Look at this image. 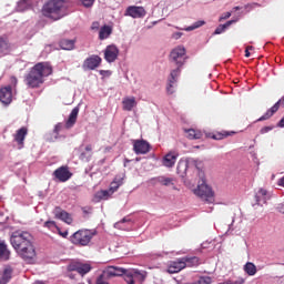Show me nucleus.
<instances>
[{
	"instance_id": "nucleus-10",
	"label": "nucleus",
	"mask_w": 284,
	"mask_h": 284,
	"mask_svg": "<svg viewBox=\"0 0 284 284\" xmlns=\"http://www.w3.org/2000/svg\"><path fill=\"white\" fill-rule=\"evenodd\" d=\"M278 108H284V95L271 109H268L265 114L257 119V121H267L268 119H272V116L278 112Z\"/></svg>"
},
{
	"instance_id": "nucleus-4",
	"label": "nucleus",
	"mask_w": 284,
	"mask_h": 284,
	"mask_svg": "<svg viewBox=\"0 0 284 284\" xmlns=\"http://www.w3.org/2000/svg\"><path fill=\"white\" fill-rule=\"evenodd\" d=\"M42 17L51 21H59L65 17V0H48L41 9Z\"/></svg>"
},
{
	"instance_id": "nucleus-33",
	"label": "nucleus",
	"mask_w": 284,
	"mask_h": 284,
	"mask_svg": "<svg viewBox=\"0 0 284 284\" xmlns=\"http://www.w3.org/2000/svg\"><path fill=\"white\" fill-rule=\"evenodd\" d=\"M74 40L62 39L59 45L62 50H72L74 48Z\"/></svg>"
},
{
	"instance_id": "nucleus-44",
	"label": "nucleus",
	"mask_w": 284,
	"mask_h": 284,
	"mask_svg": "<svg viewBox=\"0 0 284 284\" xmlns=\"http://www.w3.org/2000/svg\"><path fill=\"white\" fill-rule=\"evenodd\" d=\"M230 17H232V13H231V12H226V13H224V16H222V17L220 18V21H223V20H225V19H230Z\"/></svg>"
},
{
	"instance_id": "nucleus-48",
	"label": "nucleus",
	"mask_w": 284,
	"mask_h": 284,
	"mask_svg": "<svg viewBox=\"0 0 284 284\" xmlns=\"http://www.w3.org/2000/svg\"><path fill=\"white\" fill-rule=\"evenodd\" d=\"M280 187H284V175L277 181Z\"/></svg>"
},
{
	"instance_id": "nucleus-1",
	"label": "nucleus",
	"mask_w": 284,
	"mask_h": 284,
	"mask_svg": "<svg viewBox=\"0 0 284 284\" xmlns=\"http://www.w3.org/2000/svg\"><path fill=\"white\" fill-rule=\"evenodd\" d=\"M32 241H34V237L28 231L17 230L11 232L10 244L27 263H32L37 257V250Z\"/></svg>"
},
{
	"instance_id": "nucleus-11",
	"label": "nucleus",
	"mask_w": 284,
	"mask_h": 284,
	"mask_svg": "<svg viewBox=\"0 0 284 284\" xmlns=\"http://www.w3.org/2000/svg\"><path fill=\"white\" fill-rule=\"evenodd\" d=\"M104 59L108 63H114L119 59V48L114 44H110L104 50Z\"/></svg>"
},
{
	"instance_id": "nucleus-14",
	"label": "nucleus",
	"mask_w": 284,
	"mask_h": 284,
	"mask_svg": "<svg viewBox=\"0 0 284 284\" xmlns=\"http://www.w3.org/2000/svg\"><path fill=\"white\" fill-rule=\"evenodd\" d=\"M126 16L132 17V19H143L148 12L143 7L131 6L126 8Z\"/></svg>"
},
{
	"instance_id": "nucleus-43",
	"label": "nucleus",
	"mask_w": 284,
	"mask_h": 284,
	"mask_svg": "<svg viewBox=\"0 0 284 284\" xmlns=\"http://www.w3.org/2000/svg\"><path fill=\"white\" fill-rule=\"evenodd\" d=\"M99 28H101V24L99 23V21L93 22L91 26V30H99Z\"/></svg>"
},
{
	"instance_id": "nucleus-46",
	"label": "nucleus",
	"mask_w": 284,
	"mask_h": 284,
	"mask_svg": "<svg viewBox=\"0 0 284 284\" xmlns=\"http://www.w3.org/2000/svg\"><path fill=\"white\" fill-rule=\"evenodd\" d=\"M10 81H11V84H12L14 88H17V83H18L17 77H11Z\"/></svg>"
},
{
	"instance_id": "nucleus-31",
	"label": "nucleus",
	"mask_w": 284,
	"mask_h": 284,
	"mask_svg": "<svg viewBox=\"0 0 284 284\" xmlns=\"http://www.w3.org/2000/svg\"><path fill=\"white\" fill-rule=\"evenodd\" d=\"M186 132V136L187 139H191V140H199V139H202L203 138V132L199 131V130H194V129H189V130H185Z\"/></svg>"
},
{
	"instance_id": "nucleus-36",
	"label": "nucleus",
	"mask_w": 284,
	"mask_h": 284,
	"mask_svg": "<svg viewBox=\"0 0 284 284\" xmlns=\"http://www.w3.org/2000/svg\"><path fill=\"white\" fill-rule=\"evenodd\" d=\"M202 26H205V21L199 20L197 22H195L194 24L189 27L186 30H187V32H190L192 30H196V28H201Z\"/></svg>"
},
{
	"instance_id": "nucleus-25",
	"label": "nucleus",
	"mask_w": 284,
	"mask_h": 284,
	"mask_svg": "<svg viewBox=\"0 0 284 284\" xmlns=\"http://www.w3.org/2000/svg\"><path fill=\"white\" fill-rule=\"evenodd\" d=\"M114 194V191H112L110 187L108 190H101L98 193H95L94 199L97 201H108L110 196Z\"/></svg>"
},
{
	"instance_id": "nucleus-42",
	"label": "nucleus",
	"mask_w": 284,
	"mask_h": 284,
	"mask_svg": "<svg viewBox=\"0 0 284 284\" xmlns=\"http://www.w3.org/2000/svg\"><path fill=\"white\" fill-rule=\"evenodd\" d=\"M81 1L85 8H91V6H94V0H81Z\"/></svg>"
},
{
	"instance_id": "nucleus-61",
	"label": "nucleus",
	"mask_w": 284,
	"mask_h": 284,
	"mask_svg": "<svg viewBox=\"0 0 284 284\" xmlns=\"http://www.w3.org/2000/svg\"><path fill=\"white\" fill-rule=\"evenodd\" d=\"M0 284H2V282L0 281Z\"/></svg>"
},
{
	"instance_id": "nucleus-54",
	"label": "nucleus",
	"mask_w": 284,
	"mask_h": 284,
	"mask_svg": "<svg viewBox=\"0 0 284 284\" xmlns=\"http://www.w3.org/2000/svg\"><path fill=\"white\" fill-rule=\"evenodd\" d=\"M126 222H128V220L122 219L121 222H118L115 225H119V223H126Z\"/></svg>"
},
{
	"instance_id": "nucleus-23",
	"label": "nucleus",
	"mask_w": 284,
	"mask_h": 284,
	"mask_svg": "<svg viewBox=\"0 0 284 284\" xmlns=\"http://www.w3.org/2000/svg\"><path fill=\"white\" fill-rule=\"evenodd\" d=\"M123 110L126 112H132L133 108H136V98H124L122 101Z\"/></svg>"
},
{
	"instance_id": "nucleus-49",
	"label": "nucleus",
	"mask_w": 284,
	"mask_h": 284,
	"mask_svg": "<svg viewBox=\"0 0 284 284\" xmlns=\"http://www.w3.org/2000/svg\"><path fill=\"white\" fill-rule=\"evenodd\" d=\"M60 236H62V239H68V231L61 232L59 231Z\"/></svg>"
},
{
	"instance_id": "nucleus-45",
	"label": "nucleus",
	"mask_w": 284,
	"mask_h": 284,
	"mask_svg": "<svg viewBox=\"0 0 284 284\" xmlns=\"http://www.w3.org/2000/svg\"><path fill=\"white\" fill-rule=\"evenodd\" d=\"M61 128H62L61 123L57 124V125L54 126L53 132H54L55 134H59V132H61Z\"/></svg>"
},
{
	"instance_id": "nucleus-2",
	"label": "nucleus",
	"mask_w": 284,
	"mask_h": 284,
	"mask_svg": "<svg viewBox=\"0 0 284 284\" xmlns=\"http://www.w3.org/2000/svg\"><path fill=\"white\" fill-rule=\"evenodd\" d=\"M52 74V64L49 62H38L33 65L28 74L24 77V83L27 87L34 90L45 83V78Z\"/></svg>"
},
{
	"instance_id": "nucleus-28",
	"label": "nucleus",
	"mask_w": 284,
	"mask_h": 284,
	"mask_svg": "<svg viewBox=\"0 0 284 284\" xmlns=\"http://www.w3.org/2000/svg\"><path fill=\"white\" fill-rule=\"evenodd\" d=\"M124 275V281L128 284H134V276L141 275V272L139 271H125Z\"/></svg>"
},
{
	"instance_id": "nucleus-53",
	"label": "nucleus",
	"mask_w": 284,
	"mask_h": 284,
	"mask_svg": "<svg viewBox=\"0 0 284 284\" xmlns=\"http://www.w3.org/2000/svg\"><path fill=\"white\" fill-rule=\"evenodd\" d=\"M91 150H92V145L89 144V145L85 146L87 152H91Z\"/></svg>"
},
{
	"instance_id": "nucleus-37",
	"label": "nucleus",
	"mask_w": 284,
	"mask_h": 284,
	"mask_svg": "<svg viewBox=\"0 0 284 284\" xmlns=\"http://www.w3.org/2000/svg\"><path fill=\"white\" fill-rule=\"evenodd\" d=\"M196 284H212V277L202 276L197 280Z\"/></svg>"
},
{
	"instance_id": "nucleus-20",
	"label": "nucleus",
	"mask_w": 284,
	"mask_h": 284,
	"mask_svg": "<svg viewBox=\"0 0 284 284\" xmlns=\"http://www.w3.org/2000/svg\"><path fill=\"white\" fill-rule=\"evenodd\" d=\"M103 273L108 276V278H112V276H123V274L125 273V268H121L118 266H108Z\"/></svg>"
},
{
	"instance_id": "nucleus-9",
	"label": "nucleus",
	"mask_w": 284,
	"mask_h": 284,
	"mask_svg": "<svg viewBox=\"0 0 284 284\" xmlns=\"http://www.w3.org/2000/svg\"><path fill=\"white\" fill-rule=\"evenodd\" d=\"M150 150V142L145 140H133V152L135 154H148Z\"/></svg>"
},
{
	"instance_id": "nucleus-29",
	"label": "nucleus",
	"mask_w": 284,
	"mask_h": 284,
	"mask_svg": "<svg viewBox=\"0 0 284 284\" xmlns=\"http://www.w3.org/2000/svg\"><path fill=\"white\" fill-rule=\"evenodd\" d=\"M243 270L245 272V274H247V276H255L257 268L256 265L252 262H247L244 266Z\"/></svg>"
},
{
	"instance_id": "nucleus-60",
	"label": "nucleus",
	"mask_w": 284,
	"mask_h": 284,
	"mask_svg": "<svg viewBox=\"0 0 284 284\" xmlns=\"http://www.w3.org/2000/svg\"><path fill=\"white\" fill-rule=\"evenodd\" d=\"M136 161H141V159L136 158Z\"/></svg>"
},
{
	"instance_id": "nucleus-40",
	"label": "nucleus",
	"mask_w": 284,
	"mask_h": 284,
	"mask_svg": "<svg viewBox=\"0 0 284 284\" xmlns=\"http://www.w3.org/2000/svg\"><path fill=\"white\" fill-rule=\"evenodd\" d=\"M43 227H48V230H52V227H57V222H54V221H47V222H44Z\"/></svg>"
},
{
	"instance_id": "nucleus-41",
	"label": "nucleus",
	"mask_w": 284,
	"mask_h": 284,
	"mask_svg": "<svg viewBox=\"0 0 284 284\" xmlns=\"http://www.w3.org/2000/svg\"><path fill=\"white\" fill-rule=\"evenodd\" d=\"M95 284H109L108 282H105L104 273L97 278Z\"/></svg>"
},
{
	"instance_id": "nucleus-5",
	"label": "nucleus",
	"mask_w": 284,
	"mask_h": 284,
	"mask_svg": "<svg viewBox=\"0 0 284 284\" xmlns=\"http://www.w3.org/2000/svg\"><path fill=\"white\" fill-rule=\"evenodd\" d=\"M94 237V232L91 230H79L71 236V243L73 245H80L81 247H85V245H90V241Z\"/></svg>"
},
{
	"instance_id": "nucleus-34",
	"label": "nucleus",
	"mask_w": 284,
	"mask_h": 284,
	"mask_svg": "<svg viewBox=\"0 0 284 284\" xmlns=\"http://www.w3.org/2000/svg\"><path fill=\"white\" fill-rule=\"evenodd\" d=\"M234 23V20H230L224 24H220L215 31L214 34H223V32H225V30H227V28H230V26H232Z\"/></svg>"
},
{
	"instance_id": "nucleus-22",
	"label": "nucleus",
	"mask_w": 284,
	"mask_h": 284,
	"mask_svg": "<svg viewBox=\"0 0 284 284\" xmlns=\"http://www.w3.org/2000/svg\"><path fill=\"white\" fill-rule=\"evenodd\" d=\"M182 258L185 267H199V265L202 263L199 256H184Z\"/></svg>"
},
{
	"instance_id": "nucleus-16",
	"label": "nucleus",
	"mask_w": 284,
	"mask_h": 284,
	"mask_svg": "<svg viewBox=\"0 0 284 284\" xmlns=\"http://www.w3.org/2000/svg\"><path fill=\"white\" fill-rule=\"evenodd\" d=\"M0 101L4 105H10L12 103V87L8 85L0 89Z\"/></svg>"
},
{
	"instance_id": "nucleus-12",
	"label": "nucleus",
	"mask_w": 284,
	"mask_h": 284,
	"mask_svg": "<svg viewBox=\"0 0 284 284\" xmlns=\"http://www.w3.org/2000/svg\"><path fill=\"white\" fill-rule=\"evenodd\" d=\"M54 219H58L59 221H63V223H67V225H72V215L68 213L67 211L62 210L61 206H57L53 210Z\"/></svg>"
},
{
	"instance_id": "nucleus-39",
	"label": "nucleus",
	"mask_w": 284,
	"mask_h": 284,
	"mask_svg": "<svg viewBox=\"0 0 284 284\" xmlns=\"http://www.w3.org/2000/svg\"><path fill=\"white\" fill-rule=\"evenodd\" d=\"M274 130V125L264 126L260 130V134H267L268 132H272Z\"/></svg>"
},
{
	"instance_id": "nucleus-27",
	"label": "nucleus",
	"mask_w": 284,
	"mask_h": 284,
	"mask_svg": "<svg viewBox=\"0 0 284 284\" xmlns=\"http://www.w3.org/2000/svg\"><path fill=\"white\" fill-rule=\"evenodd\" d=\"M121 185H123V176L121 175H115V178L113 179V181L110 184V189L111 192H116V190H119L121 187Z\"/></svg>"
},
{
	"instance_id": "nucleus-13",
	"label": "nucleus",
	"mask_w": 284,
	"mask_h": 284,
	"mask_svg": "<svg viewBox=\"0 0 284 284\" xmlns=\"http://www.w3.org/2000/svg\"><path fill=\"white\" fill-rule=\"evenodd\" d=\"M182 270H185V262L183 261V257L171 261L168 265L169 274H179Z\"/></svg>"
},
{
	"instance_id": "nucleus-57",
	"label": "nucleus",
	"mask_w": 284,
	"mask_h": 284,
	"mask_svg": "<svg viewBox=\"0 0 284 284\" xmlns=\"http://www.w3.org/2000/svg\"><path fill=\"white\" fill-rule=\"evenodd\" d=\"M246 48H248V50H254V47H246Z\"/></svg>"
},
{
	"instance_id": "nucleus-6",
	"label": "nucleus",
	"mask_w": 284,
	"mask_h": 284,
	"mask_svg": "<svg viewBox=\"0 0 284 284\" xmlns=\"http://www.w3.org/2000/svg\"><path fill=\"white\" fill-rule=\"evenodd\" d=\"M195 194L206 203H214V191H212V187L205 184V182H202L201 184L197 185Z\"/></svg>"
},
{
	"instance_id": "nucleus-15",
	"label": "nucleus",
	"mask_w": 284,
	"mask_h": 284,
	"mask_svg": "<svg viewBox=\"0 0 284 284\" xmlns=\"http://www.w3.org/2000/svg\"><path fill=\"white\" fill-rule=\"evenodd\" d=\"M101 57L91 55L87 58L82 64L83 70H97L101 65Z\"/></svg>"
},
{
	"instance_id": "nucleus-56",
	"label": "nucleus",
	"mask_w": 284,
	"mask_h": 284,
	"mask_svg": "<svg viewBox=\"0 0 284 284\" xmlns=\"http://www.w3.org/2000/svg\"><path fill=\"white\" fill-rule=\"evenodd\" d=\"M234 10H241V7H235Z\"/></svg>"
},
{
	"instance_id": "nucleus-52",
	"label": "nucleus",
	"mask_w": 284,
	"mask_h": 284,
	"mask_svg": "<svg viewBox=\"0 0 284 284\" xmlns=\"http://www.w3.org/2000/svg\"><path fill=\"white\" fill-rule=\"evenodd\" d=\"M278 210L282 212V214H284V202L280 205Z\"/></svg>"
},
{
	"instance_id": "nucleus-21",
	"label": "nucleus",
	"mask_w": 284,
	"mask_h": 284,
	"mask_svg": "<svg viewBox=\"0 0 284 284\" xmlns=\"http://www.w3.org/2000/svg\"><path fill=\"white\" fill-rule=\"evenodd\" d=\"M78 116H79V108L75 106V108L71 111V113H70V115H69V118H68V120H67V122H65V129H67V130H70V128H74V124L77 123Z\"/></svg>"
},
{
	"instance_id": "nucleus-3",
	"label": "nucleus",
	"mask_w": 284,
	"mask_h": 284,
	"mask_svg": "<svg viewBox=\"0 0 284 284\" xmlns=\"http://www.w3.org/2000/svg\"><path fill=\"white\" fill-rule=\"evenodd\" d=\"M170 59L171 62L176 65V69L172 70L170 73L166 91L168 94H174V83H176V79H179V74H181V69L185 65V61H187L185 47L179 45L174 48L170 53Z\"/></svg>"
},
{
	"instance_id": "nucleus-55",
	"label": "nucleus",
	"mask_w": 284,
	"mask_h": 284,
	"mask_svg": "<svg viewBox=\"0 0 284 284\" xmlns=\"http://www.w3.org/2000/svg\"><path fill=\"white\" fill-rule=\"evenodd\" d=\"M174 37L175 39H181V33H175Z\"/></svg>"
},
{
	"instance_id": "nucleus-18",
	"label": "nucleus",
	"mask_w": 284,
	"mask_h": 284,
	"mask_svg": "<svg viewBox=\"0 0 284 284\" xmlns=\"http://www.w3.org/2000/svg\"><path fill=\"white\" fill-rule=\"evenodd\" d=\"M12 52V43L8 37L0 36V54H10Z\"/></svg>"
},
{
	"instance_id": "nucleus-19",
	"label": "nucleus",
	"mask_w": 284,
	"mask_h": 284,
	"mask_svg": "<svg viewBox=\"0 0 284 284\" xmlns=\"http://www.w3.org/2000/svg\"><path fill=\"white\" fill-rule=\"evenodd\" d=\"M176 159H179V153L171 151L163 158V165L165 168H174Z\"/></svg>"
},
{
	"instance_id": "nucleus-38",
	"label": "nucleus",
	"mask_w": 284,
	"mask_h": 284,
	"mask_svg": "<svg viewBox=\"0 0 284 284\" xmlns=\"http://www.w3.org/2000/svg\"><path fill=\"white\" fill-rule=\"evenodd\" d=\"M159 183H161V185H170L172 184V178H160Z\"/></svg>"
},
{
	"instance_id": "nucleus-30",
	"label": "nucleus",
	"mask_w": 284,
	"mask_h": 284,
	"mask_svg": "<svg viewBox=\"0 0 284 284\" xmlns=\"http://www.w3.org/2000/svg\"><path fill=\"white\" fill-rule=\"evenodd\" d=\"M110 34H112V27H110V26H103V27L100 29V32H99V39H100V41H103V40L108 39V37H110Z\"/></svg>"
},
{
	"instance_id": "nucleus-8",
	"label": "nucleus",
	"mask_w": 284,
	"mask_h": 284,
	"mask_svg": "<svg viewBox=\"0 0 284 284\" xmlns=\"http://www.w3.org/2000/svg\"><path fill=\"white\" fill-rule=\"evenodd\" d=\"M53 176L60 181V183H65L72 179V172H70L68 166H60L53 172Z\"/></svg>"
},
{
	"instance_id": "nucleus-59",
	"label": "nucleus",
	"mask_w": 284,
	"mask_h": 284,
	"mask_svg": "<svg viewBox=\"0 0 284 284\" xmlns=\"http://www.w3.org/2000/svg\"><path fill=\"white\" fill-rule=\"evenodd\" d=\"M195 165H196V168H197V170H199V165H201V163H196Z\"/></svg>"
},
{
	"instance_id": "nucleus-58",
	"label": "nucleus",
	"mask_w": 284,
	"mask_h": 284,
	"mask_svg": "<svg viewBox=\"0 0 284 284\" xmlns=\"http://www.w3.org/2000/svg\"><path fill=\"white\" fill-rule=\"evenodd\" d=\"M83 156H85V153H82V154H81V159H83Z\"/></svg>"
},
{
	"instance_id": "nucleus-24",
	"label": "nucleus",
	"mask_w": 284,
	"mask_h": 284,
	"mask_svg": "<svg viewBox=\"0 0 284 284\" xmlns=\"http://www.w3.org/2000/svg\"><path fill=\"white\" fill-rule=\"evenodd\" d=\"M26 136H28V129L21 128L17 131L14 135V141L18 143V145H23V141H26Z\"/></svg>"
},
{
	"instance_id": "nucleus-35",
	"label": "nucleus",
	"mask_w": 284,
	"mask_h": 284,
	"mask_svg": "<svg viewBox=\"0 0 284 284\" xmlns=\"http://www.w3.org/2000/svg\"><path fill=\"white\" fill-rule=\"evenodd\" d=\"M232 134H235V132H227V131H223V132H219L212 135V139H214L215 141H222V139H225L227 136H232Z\"/></svg>"
},
{
	"instance_id": "nucleus-26",
	"label": "nucleus",
	"mask_w": 284,
	"mask_h": 284,
	"mask_svg": "<svg viewBox=\"0 0 284 284\" xmlns=\"http://www.w3.org/2000/svg\"><path fill=\"white\" fill-rule=\"evenodd\" d=\"M0 261H10V250L4 241L0 242Z\"/></svg>"
},
{
	"instance_id": "nucleus-50",
	"label": "nucleus",
	"mask_w": 284,
	"mask_h": 284,
	"mask_svg": "<svg viewBox=\"0 0 284 284\" xmlns=\"http://www.w3.org/2000/svg\"><path fill=\"white\" fill-rule=\"evenodd\" d=\"M278 126H280V128H284V116L280 120Z\"/></svg>"
},
{
	"instance_id": "nucleus-17",
	"label": "nucleus",
	"mask_w": 284,
	"mask_h": 284,
	"mask_svg": "<svg viewBox=\"0 0 284 284\" xmlns=\"http://www.w3.org/2000/svg\"><path fill=\"white\" fill-rule=\"evenodd\" d=\"M270 199H271L270 192L264 187H260L255 192V201L257 205H265V203H267Z\"/></svg>"
},
{
	"instance_id": "nucleus-7",
	"label": "nucleus",
	"mask_w": 284,
	"mask_h": 284,
	"mask_svg": "<svg viewBox=\"0 0 284 284\" xmlns=\"http://www.w3.org/2000/svg\"><path fill=\"white\" fill-rule=\"evenodd\" d=\"M91 271H92V265H90V263L71 262L68 265V272H78L80 276H85V274H89V272Z\"/></svg>"
},
{
	"instance_id": "nucleus-51",
	"label": "nucleus",
	"mask_w": 284,
	"mask_h": 284,
	"mask_svg": "<svg viewBox=\"0 0 284 284\" xmlns=\"http://www.w3.org/2000/svg\"><path fill=\"white\" fill-rule=\"evenodd\" d=\"M250 55H251V54H250V48H246V49H245V57H246L247 59H250Z\"/></svg>"
},
{
	"instance_id": "nucleus-32",
	"label": "nucleus",
	"mask_w": 284,
	"mask_h": 284,
	"mask_svg": "<svg viewBox=\"0 0 284 284\" xmlns=\"http://www.w3.org/2000/svg\"><path fill=\"white\" fill-rule=\"evenodd\" d=\"M12 278V267H6L2 273L1 283L8 284Z\"/></svg>"
},
{
	"instance_id": "nucleus-47",
	"label": "nucleus",
	"mask_w": 284,
	"mask_h": 284,
	"mask_svg": "<svg viewBox=\"0 0 284 284\" xmlns=\"http://www.w3.org/2000/svg\"><path fill=\"white\" fill-rule=\"evenodd\" d=\"M244 283H245V278H243V277H240L233 282V284H244Z\"/></svg>"
}]
</instances>
